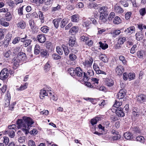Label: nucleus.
<instances>
[{"label":"nucleus","instance_id":"obj_6","mask_svg":"<svg viewBox=\"0 0 146 146\" xmlns=\"http://www.w3.org/2000/svg\"><path fill=\"white\" fill-rule=\"evenodd\" d=\"M16 58L19 60V61H24L26 59V55L25 53L22 52H20L18 53L17 56Z\"/></svg>","mask_w":146,"mask_h":146},{"label":"nucleus","instance_id":"obj_22","mask_svg":"<svg viewBox=\"0 0 146 146\" xmlns=\"http://www.w3.org/2000/svg\"><path fill=\"white\" fill-rule=\"evenodd\" d=\"M61 19H55L53 20V23L55 27L57 29L60 26Z\"/></svg>","mask_w":146,"mask_h":146},{"label":"nucleus","instance_id":"obj_23","mask_svg":"<svg viewBox=\"0 0 146 146\" xmlns=\"http://www.w3.org/2000/svg\"><path fill=\"white\" fill-rule=\"evenodd\" d=\"M48 95V94L45 90L42 89L40 90L39 95L40 99H43L45 96Z\"/></svg>","mask_w":146,"mask_h":146},{"label":"nucleus","instance_id":"obj_64","mask_svg":"<svg viewBox=\"0 0 146 146\" xmlns=\"http://www.w3.org/2000/svg\"><path fill=\"white\" fill-rule=\"evenodd\" d=\"M29 146H36L35 142L32 140H30L28 141Z\"/></svg>","mask_w":146,"mask_h":146},{"label":"nucleus","instance_id":"obj_2","mask_svg":"<svg viewBox=\"0 0 146 146\" xmlns=\"http://www.w3.org/2000/svg\"><path fill=\"white\" fill-rule=\"evenodd\" d=\"M76 77L78 78H81L82 76L84 77V79L86 78L87 80H88V78L87 76L86 73L83 72V71L82 70L80 67H77L76 68Z\"/></svg>","mask_w":146,"mask_h":146},{"label":"nucleus","instance_id":"obj_21","mask_svg":"<svg viewBox=\"0 0 146 146\" xmlns=\"http://www.w3.org/2000/svg\"><path fill=\"white\" fill-rule=\"evenodd\" d=\"M71 21L74 22H78L79 20V17L78 14L72 15L71 17Z\"/></svg>","mask_w":146,"mask_h":146},{"label":"nucleus","instance_id":"obj_55","mask_svg":"<svg viewBox=\"0 0 146 146\" xmlns=\"http://www.w3.org/2000/svg\"><path fill=\"white\" fill-rule=\"evenodd\" d=\"M96 7H97V5L96 3L91 2L89 4L88 7L90 8L92 7L95 8Z\"/></svg>","mask_w":146,"mask_h":146},{"label":"nucleus","instance_id":"obj_61","mask_svg":"<svg viewBox=\"0 0 146 146\" xmlns=\"http://www.w3.org/2000/svg\"><path fill=\"white\" fill-rule=\"evenodd\" d=\"M123 79L125 80H126L129 78L128 74L125 72L123 74Z\"/></svg>","mask_w":146,"mask_h":146},{"label":"nucleus","instance_id":"obj_3","mask_svg":"<svg viewBox=\"0 0 146 146\" xmlns=\"http://www.w3.org/2000/svg\"><path fill=\"white\" fill-rule=\"evenodd\" d=\"M9 75L8 70L7 68H4L2 70L0 73V78L2 80L7 79Z\"/></svg>","mask_w":146,"mask_h":146},{"label":"nucleus","instance_id":"obj_18","mask_svg":"<svg viewBox=\"0 0 146 146\" xmlns=\"http://www.w3.org/2000/svg\"><path fill=\"white\" fill-rule=\"evenodd\" d=\"M115 11L118 13H122L123 12V10L120 6L116 5L114 7Z\"/></svg>","mask_w":146,"mask_h":146},{"label":"nucleus","instance_id":"obj_15","mask_svg":"<svg viewBox=\"0 0 146 146\" xmlns=\"http://www.w3.org/2000/svg\"><path fill=\"white\" fill-rule=\"evenodd\" d=\"M105 83L109 87L112 86L114 84L113 80L111 78H106L105 80Z\"/></svg>","mask_w":146,"mask_h":146},{"label":"nucleus","instance_id":"obj_13","mask_svg":"<svg viewBox=\"0 0 146 146\" xmlns=\"http://www.w3.org/2000/svg\"><path fill=\"white\" fill-rule=\"evenodd\" d=\"M4 133L5 134H8L11 138H13L15 136V132L13 130L8 129L5 131Z\"/></svg>","mask_w":146,"mask_h":146},{"label":"nucleus","instance_id":"obj_60","mask_svg":"<svg viewBox=\"0 0 146 146\" xmlns=\"http://www.w3.org/2000/svg\"><path fill=\"white\" fill-rule=\"evenodd\" d=\"M38 132L37 129H33L29 133L31 135H35L37 134Z\"/></svg>","mask_w":146,"mask_h":146},{"label":"nucleus","instance_id":"obj_62","mask_svg":"<svg viewBox=\"0 0 146 146\" xmlns=\"http://www.w3.org/2000/svg\"><path fill=\"white\" fill-rule=\"evenodd\" d=\"M46 47L47 48L51 49L52 48V43L50 42H47L46 43Z\"/></svg>","mask_w":146,"mask_h":146},{"label":"nucleus","instance_id":"obj_44","mask_svg":"<svg viewBox=\"0 0 146 146\" xmlns=\"http://www.w3.org/2000/svg\"><path fill=\"white\" fill-rule=\"evenodd\" d=\"M12 18L11 15L9 12H7L5 15V19L7 21H10Z\"/></svg>","mask_w":146,"mask_h":146},{"label":"nucleus","instance_id":"obj_28","mask_svg":"<svg viewBox=\"0 0 146 146\" xmlns=\"http://www.w3.org/2000/svg\"><path fill=\"white\" fill-rule=\"evenodd\" d=\"M68 21L66 19H64L62 21L60 20V27L61 28H63L67 24Z\"/></svg>","mask_w":146,"mask_h":146},{"label":"nucleus","instance_id":"obj_27","mask_svg":"<svg viewBox=\"0 0 146 146\" xmlns=\"http://www.w3.org/2000/svg\"><path fill=\"white\" fill-rule=\"evenodd\" d=\"M144 54V51L143 50H139L137 52V56L138 58L141 59H143V55Z\"/></svg>","mask_w":146,"mask_h":146},{"label":"nucleus","instance_id":"obj_36","mask_svg":"<svg viewBox=\"0 0 146 146\" xmlns=\"http://www.w3.org/2000/svg\"><path fill=\"white\" fill-rule=\"evenodd\" d=\"M28 84L27 83H24V84H22L19 88H17V89L18 90H23L27 88Z\"/></svg>","mask_w":146,"mask_h":146},{"label":"nucleus","instance_id":"obj_51","mask_svg":"<svg viewBox=\"0 0 146 146\" xmlns=\"http://www.w3.org/2000/svg\"><path fill=\"white\" fill-rule=\"evenodd\" d=\"M20 40V38L19 37H16L13 39L12 43L14 44H15L19 42Z\"/></svg>","mask_w":146,"mask_h":146},{"label":"nucleus","instance_id":"obj_16","mask_svg":"<svg viewBox=\"0 0 146 146\" xmlns=\"http://www.w3.org/2000/svg\"><path fill=\"white\" fill-rule=\"evenodd\" d=\"M17 27L21 29H24L26 27V23L23 20H21L17 24Z\"/></svg>","mask_w":146,"mask_h":146},{"label":"nucleus","instance_id":"obj_29","mask_svg":"<svg viewBox=\"0 0 146 146\" xmlns=\"http://www.w3.org/2000/svg\"><path fill=\"white\" fill-rule=\"evenodd\" d=\"M62 47L63 49V50L65 54L67 56L68 55V54L70 53V50L68 49V47L67 46H66L64 44H63L62 45Z\"/></svg>","mask_w":146,"mask_h":146},{"label":"nucleus","instance_id":"obj_12","mask_svg":"<svg viewBox=\"0 0 146 146\" xmlns=\"http://www.w3.org/2000/svg\"><path fill=\"white\" fill-rule=\"evenodd\" d=\"M135 29L134 26H131L125 29L124 31L125 34L131 35L135 32Z\"/></svg>","mask_w":146,"mask_h":146},{"label":"nucleus","instance_id":"obj_5","mask_svg":"<svg viewBox=\"0 0 146 146\" xmlns=\"http://www.w3.org/2000/svg\"><path fill=\"white\" fill-rule=\"evenodd\" d=\"M12 37V35L11 34H8L6 35V39L3 42V46L4 47H6L8 46Z\"/></svg>","mask_w":146,"mask_h":146},{"label":"nucleus","instance_id":"obj_56","mask_svg":"<svg viewBox=\"0 0 146 146\" xmlns=\"http://www.w3.org/2000/svg\"><path fill=\"white\" fill-rule=\"evenodd\" d=\"M136 39L138 41H140L143 39V37L142 35L136 34Z\"/></svg>","mask_w":146,"mask_h":146},{"label":"nucleus","instance_id":"obj_33","mask_svg":"<svg viewBox=\"0 0 146 146\" xmlns=\"http://www.w3.org/2000/svg\"><path fill=\"white\" fill-rule=\"evenodd\" d=\"M100 118L99 117H96L91 120V123L92 125H94L96 124L97 121L100 120Z\"/></svg>","mask_w":146,"mask_h":146},{"label":"nucleus","instance_id":"obj_9","mask_svg":"<svg viewBox=\"0 0 146 146\" xmlns=\"http://www.w3.org/2000/svg\"><path fill=\"white\" fill-rule=\"evenodd\" d=\"M123 70L124 68L123 66L121 65H118L115 68V72L119 76L122 74Z\"/></svg>","mask_w":146,"mask_h":146},{"label":"nucleus","instance_id":"obj_47","mask_svg":"<svg viewBox=\"0 0 146 146\" xmlns=\"http://www.w3.org/2000/svg\"><path fill=\"white\" fill-rule=\"evenodd\" d=\"M122 105V102L119 101H117L115 100L114 104L113 105L114 107L116 108H119V107Z\"/></svg>","mask_w":146,"mask_h":146},{"label":"nucleus","instance_id":"obj_37","mask_svg":"<svg viewBox=\"0 0 146 146\" xmlns=\"http://www.w3.org/2000/svg\"><path fill=\"white\" fill-rule=\"evenodd\" d=\"M100 47L103 50H105L108 48V45L107 44L102 43L101 42H99Z\"/></svg>","mask_w":146,"mask_h":146},{"label":"nucleus","instance_id":"obj_38","mask_svg":"<svg viewBox=\"0 0 146 146\" xmlns=\"http://www.w3.org/2000/svg\"><path fill=\"white\" fill-rule=\"evenodd\" d=\"M69 58L70 60L74 61L77 58V56L75 54L71 53L69 54Z\"/></svg>","mask_w":146,"mask_h":146},{"label":"nucleus","instance_id":"obj_58","mask_svg":"<svg viewBox=\"0 0 146 146\" xmlns=\"http://www.w3.org/2000/svg\"><path fill=\"white\" fill-rule=\"evenodd\" d=\"M132 14L131 12H128L126 13L125 15V18L126 20L129 19Z\"/></svg>","mask_w":146,"mask_h":146},{"label":"nucleus","instance_id":"obj_35","mask_svg":"<svg viewBox=\"0 0 146 146\" xmlns=\"http://www.w3.org/2000/svg\"><path fill=\"white\" fill-rule=\"evenodd\" d=\"M121 22V20L120 18L117 16H116L114 18L113 21V23L116 24H118Z\"/></svg>","mask_w":146,"mask_h":146},{"label":"nucleus","instance_id":"obj_4","mask_svg":"<svg viewBox=\"0 0 146 146\" xmlns=\"http://www.w3.org/2000/svg\"><path fill=\"white\" fill-rule=\"evenodd\" d=\"M93 61L92 58L89 57L88 58H86L85 61L83 62V64L84 66L87 68L90 67Z\"/></svg>","mask_w":146,"mask_h":146},{"label":"nucleus","instance_id":"obj_48","mask_svg":"<svg viewBox=\"0 0 146 146\" xmlns=\"http://www.w3.org/2000/svg\"><path fill=\"white\" fill-rule=\"evenodd\" d=\"M129 80H131L134 79L135 78V74L134 73H128Z\"/></svg>","mask_w":146,"mask_h":146},{"label":"nucleus","instance_id":"obj_59","mask_svg":"<svg viewBox=\"0 0 146 146\" xmlns=\"http://www.w3.org/2000/svg\"><path fill=\"white\" fill-rule=\"evenodd\" d=\"M21 62L19 61L16 58L15 60L13 61V64L14 66H18L19 64V63Z\"/></svg>","mask_w":146,"mask_h":146},{"label":"nucleus","instance_id":"obj_40","mask_svg":"<svg viewBox=\"0 0 146 146\" xmlns=\"http://www.w3.org/2000/svg\"><path fill=\"white\" fill-rule=\"evenodd\" d=\"M31 42L32 40L31 39L26 40L23 45L24 46L27 47L31 44Z\"/></svg>","mask_w":146,"mask_h":146},{"label":"nucleus","instance_id":"obj_42","mask_svg":"<svg viewBox=\"0 0 146 146\" xmlns=\"http://www.w3.org/2000/svg\"><path fill=\"white\" fill-rule=\"evenodd\" d=\"M51 66L50 64V62L48 61L45 64L44 66V70L45 71H47L50 70Z\"/></svg>","mask_w":146,"mask_h":146},{"label":"nucleus","instance_id":"obj_30","mask_svg":"<svg viewBox=\"0 0 146 146\" xmlns=\"http://www.w3.org/2000/svg\"><path fill=\"white\" fill-rule=\"evenodd\" d=\"M49 28L46 26H44L40 28V31L43 33H46L49 30Z\"/></svg>","mask_w":146,"mask_h":146},{"label":"nucleus","instance_id":"obj_11","mask_svg":"<svg viewBox=\"0 0 146 146\" xmlns=\"http://www.w3.org/2000/svg\"><path fill=\"white\" fill-rule=\"evenodd\" d=\"M37 38L38 41L41 43H44L46 40L45 35L43 34L38 35Z\"/></svg>","mask_w":146,"mask_h":146},{"label":"nucleus","instance_id":"obj_50","mask_svg":"<svg viewBox=\"0 0 146 146\" xmlns=\"http://www.w3.org/2000/svg\"><path fill=\"white\" fill-rule=\"evenodd\" d=\"M119 60L122 62L124 64H125L126 63V61L125 60V58L124 56L121 55L119 56Z\"/></svg>","mask_w":146,"mask_h":146},{"label":"nucleus","instance_id":"obj_53","mask_svg":"<svg viewBox=\"0 0 146 146\" xmlns=\"http://www.w3.org/2000/svg\"><path fill=\"white\" fill-rule=\"evenodd\" d=\"M5 35V30L0 31V39H2L3 38Z\"/></svg>","mask_w":146,"mask_h":146},{"label":"nucleus","instance_id":"obj_31","mask_svg":"<svg viewBox=\"0 0 146 146\" xmlns=\"http://www.w3.org/2000/svg\"><path fill=\"white\" fill-rule=\"evenodd\" d=\"M76 39L74 37H71L69 40V46L71 47H72L74 46L75 43Z\"/></svg>","mask_w":146,"mask_h":146},{"label":"nucleus","instance_id":"obj_63","mask_svg":"<svg viewBox=\"0 0 146 146\" xmlns=\"http://www.w3.org/2000/svg\"><path fill=\"white\" fill-rule=\"evenodd\" d=\"M29 23L30 26L31 27V29H33L35 27V23L33 20H30L29 21Z\"/></svg>","mask_w":146,"mask_h":146},{"label":"nucleus","instance_id":"obj_41","mask_svg":"<svg viewBox=\"0 0 146 146\" xmlns=\"http://www.w3.org/2000/svg\"><path fill=\"white\" fill-rule=\"evenodd\" d=\"M91 23L89 21L84 20L83 22V25L84 27H88Z\"/></svg>","mask_w":146,"mask_h":146},{"label":"nucleus","instance_id":"obj_14","mask_svg":"<svg viewBox=\"0 0 146 146\" xmlns=\"http://www.w3.org/2000/svg\"><path fill=\"white\" fill-rule=\"evenodd\" d=\"M78 27L73 26L70 29L69 33L71 35H74L78 32Z\"/></svg>","mask_w":146,"mask_h":146},{"label":"nucleus","instance_id":"obj_43","mask_svg":"<svg viewBox=\"0 0 146 146\" xmlns=\"http://www.w3.org/2000/svg\"><path fill=\"white\" fill-rule=\"evenodd\" d=\"M40 47L39 46L36 45L35 48L34 53L35 54H38L40 53Z\"/></svg>","mask_w":146,"mask_h":146},{"label":"nucleus","instance_id":"obj_26","mask_svg":"<svg viewBox=\"0 0 146 146\" xmlns=\"http://www.w3.org/2000/svg\"><path fill=\"white\" fill-rule=\"evenodd\" d=\"M99 59L104 62H106L108 61V58L105 54H101L100 55Z\"/></svg>","mask_w":146,"mask_h":146},{"label":"nucleus","instance_id":"obj_10","mask_svg":"<svg viewBox=\"0 0 146 146\" xmlns=\"http://www.w3.org/2000/svg\"><path fill=\"white\" fill-rule=\"evenodd\" d=\"M125 94L126 92L125 90H121L117 94V98L119 99L123 98L125 95Z\"/></svg>","mask_w":146,"mask_h":146},{"label":"nucleus","instance_id":"obj_52","mask_svg":"<svg viewBox=\"0 0 146 146\" xmlns=\"http://www.w3.org/2000/svg\"><path fill=\"white\" fill-rule=\"evenodd\" d=\"M120 32V31L119 30H115L111 34L114 37H116V36L119 35Z\"/></svg>","mask_w":146,"mask_h":146},{"label":"nucleus","instance_id":"obj_54","mask_svg":"<svg viewBox=\"0 0 146 146\" xmlns=\"http://www.w3.org/2000/svg\"><path fill=\"white\" fill-rule=\"evenodd\" d=\"M140 14L143 16L146 13V10L145 8H143L139 10Z\"/></svg>","mask_w":146,"mask_h":146},{"label":"nucleus","instance_id":"obj_17","mask_svg":"<svg viewBox=\"0 0 146 146\" xmlns=\"http://www.w3.org/2000/svg\"><path fill=\"white\" fill-rule=\"evenodd\" d=\"M107 8L105 6L101 7L99 10L100 14L108 15V13L107 11Z\"/></svg>","mask_w":146,"mask_h":146},{"label":"nucleus","instance_id":"obj_25","mask_svg":"<svg viewBox=\"0 0 146 146\" xmlns=\"http://www.w3.org/2000/svg\"><path fill=\"white\" fill-rule=\"evenodd\" d=\"M124 138L127 139H131L133 138V136L132 134L129 132H127L124 134Z\"/></svg>","mask_w":146,"mask_h":146},{"label":"nucleus","instance_id":"obj_45","mask_svg":"<svg viewBox=\"0 0 146 146\" xmlns=\"http://www.w3.org/2000/svg\"><path fill=\"white\" fill-rule=\"evenodd\" d=\"M88 39V37L86 34H84L81 37V40L84 42L86 41Z\"/></svg>","mask_w":146,"mask_h":146},{"label":"nucleus","instance_id":"obj_57","mask_svg":"<svg viewBox=\"0 0 146 146\" xmlns=\"http://www.w3.org/2000/svg\"><path fill=\"white\" fill-rule=\"evenodd\" d=\"M23 7L24 6H23L18 9V12L19 15H23Z\"/></svg>","mask_w":146,"mask_h":146},{"label":"nucleus","instance_id":"obj_8","mask_svg":"<svg viewBox=\"0 0 146 146\" xmlns=\"http://www.w3.org/2000/svg\"><path fill=\"white\" fill-rule=\"evenodd\" d=\"M137 102L139 103H141L145 101L146 96L144 94H140L136 97Z\"/></svg>","mask_w":146,"mask_h":146},{"label":"nucleus","instance_id":"obj_46","mask_svg":"<svg viewBox=\"0 0 146 146\" xmlns=\"http://www.w3.org/2000/svg\"><path fill=\"white\" fill-rule=\"evenodd\" d=\"M52 57L53 59L55 60H57L61 58V56H59L56 53L53 54L52 55Z\"/></svg>","mask_w":146,"mask_h":146},{"label":"nucleus","instance_id":"obj_34","mask_svg":"<svg viewBox=\"0 0 146 146\" xmlns=\"http://www.w3.org/2000/svg\"><path fill=\"white\" fill-rule=\"evenodd\" d=\"M60 9V6L58 4L56 6L52 7L51 12L54 13L56 11H59Z\"/></svg>","mask_w":146,"mask_h":146},{"label":"nucleus","instance_id":"obj_1","mask_svg":"<svg viewBox=\"0 0 146 146\" xmlns=\"http://www.w3.org/2000/svg\"><path fill=\"white\" fill-rule=\"evenodd\" d=\"M34 121L32 119L27 117L24 116L22 119H18L17 122L18 128L21 130L26 135L29 133V130L32 127Z\"/></svg>","mask_w":146,"mask_h":146},{"label":"nucleus","instance_id":"obj_24","mask_svg":"<svg viewBox=\"0 0 146 146\" xmlns=\"http://www.w3.org/2000/svg\"><path fill=\"white\" fill-rule=\"evenodd\" d=\"M76 68H70L68 69V71L70 74L73 77H76Z\"/></svg>","mask_w":146,"mask_h":146},{"label":"nucleus","instance_id":"obj_20","mask_svg":"<svg viewBox=\"0 0 146 146\" xmlns=\"http://www.w3.org/2000/svg\"><path fill=\"white\" fill-rule=\"evenodd\" d=\"M108 15H102L100 14L99 18V22L101 24L105 23L107 21L106 18Z\"/></svg>","mask_w":146,"mask_h":146},{"label":"nucleus","instance_id":"obj_39","mask_svg":"<svg viewBox=\"0 0 146 146\" xmlns=\"http://www.w3.org/2000/svg\"><path fill=\"white\" fill-rule=\"evenodd\" d=\"M135 139L137 141H139L142 143H143L144 142V138L142 136H139L136 137Z\"/></svg>","mask_w":146,"mask_h":146},{"label":"nucleus","instance_id":"obj_32","mask_svg":"<svg viewBox=\"0 0 146 146\" xmlns=\"http://www.w3.org/2000/svg\"><path fill=\"white\" fill-rule=\"evenodd\" d=\"M126 40V39L125 37H119L118 38V43L119 44H122Z\"/></svg>","mask_w":146,"mask_h":146},{"label":"nucleus","instance_id":"obj_19","mask_svg":"<svg viewBox=\"0 0 146 146\" xmlns=\"http://www.w3.org/2000/svg\"><path fill=\"white\" fill-rule=\"evenodd\" d=\"M40 54L42 57L45 58L48 57L49 55V53L47 50L44 49H42L40 50Z\"/></svg>","mask_w":146,"mask_h":146},{"label":"nucleus","instance_id":"obj_49","mask_svg":"<svg viewBox=\"0 0 146 146\" xmlns=\"http://www.w3.org/2000/svg\"><path fill=\"white\" fill-rule=\"evenodd\" d=\"M56 52L59 55H62L63 54V51L62 49L59 46L56 47Z\"/></svg>","mask_w":146,"mask_h":146},{"label":"nucleus","instance_id":"obj_7","mask_svg":"<svg viewBox=\"0 0 146 146\" xmlns=\"http://www.w3.org/2000/svg\"><path fill=\"white\" fill-rule=\"evenodd\" d=\"M115 113L119 117H123L125 115L124 112L121 108H117L115 109Z\"/></svg>","mask_w":146,"mask_h":146}]
</instances>
